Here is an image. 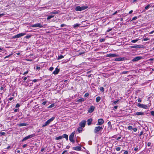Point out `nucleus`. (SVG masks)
I'll list each match as a JSON object with an SVG mask.
<instances>
[{"label": "nucleus", "instance_id": "nucleus-50", "mask_svg": "<svg viewBox=\"0 0 154 154\" xmlns=\"http://www.w3.org/2000/svg\"><path fill=\"white\" fill-rule=\"evenodd\" d=\"M54 69V68L52 67H50V68H49V70L50 71H52Z\"/></svg>", "mask_w": 154, "mask_h": 154}, {"label": "nucleus", "instance_id": "nucleus-21", "mask_svg": "<svg viewBox=\"0 0 154 154\" xmlns=\"http://www.w3.org/2000/svg\"><path fill=\"white\" fill-rule=\"evenodd\" d=\"M144 113L143 112H137L135 113V115H144Z\"/></svg>", "mask_w": 154, "mask_h": 154}, {"label": "nucleus", "instance_id": "nucleus-1", "mask_svg": "<svg viewBox=\"0 0 154 154\" xmlns=\"http://www.w3.org/2000/svg\"><path fill=\"white\" fill-rule=\"evenodd\" d=\"M88 8V6H82L80 7V6H77L75 8V10L76 11H81Z\"/></svg>", "mask_w": 154, "mask_h": 154}, {"label": "nucleus", "instance_id": "nucleus-26", "mask_svg": "<svg viewBox=\"0 0 154 154\" xmlns=\"http://www.w3.org/2000/svg\"><path fill=\"white\" fill-rule=\"evenodd\" d=\"M58 13V11H52L50 13V14L51 15L52 14H57Z\"/></svg>", "mask_w": 154, "mask_h": 154}, {"label": "nucleus", "instance_id": "nucleus-27", "mask_svg": "<svg viewBox=\"0 0 154 154\" xmlns=\"http://www.w3.org/2000/svg\"><path fill=\"white\" fill-rule=\"evenodd\" d=\"M54 17V15H50L47 17V19L48 20L50 19L51 18H53Z\"/></svg>", "mask_w": 154, "mask_h": 154}, {"label": "nucleus", "instance_id": "nucleus-15", "mask_svg": "<svg viewBox=\"0 0 154 154\" xmlns=\"http://www.w3.org/2000/svg\"><path fill=\"white\" fill-rule=\"evenodd\" d=\"M72 149L74 150L80 151L81 149V148L80 146H78L73 147L72 148Z\"/></svg>", "mask_w": 154, "mask_h": 154}, {"label": "nucleus", "instance_id": "nucleus-31", "mask_svg": "<svg viewBox=\"0 0 154 154\" xmlns=\"http://www.w3.org/2000/svg\"><path fill=\"white\" fill-rule=\"evenodd\" d=\"M86 52V51L85 50L84 51L81 52L80 53H79V55H81L82 54H83L85 53Z\"/></svg>", "mask_w": 154, "mask_h": 154}, {"label": "nucleus", "instance_id": "nucleus-30", "mask_svg": "<svg viewBox=\"0 0 154 154\" xmlns=\"http://www.w3.org/2000/svg\"><path fill=\"white\" fill-rule=\"evenodd\" d=\"M54 104L53 103V104H51L49 106H48V108H51L53 107H54Z\"/></svg>", "mask_w": 154, "mask_h": 154}, {"label": "nucleus", "instance_id": "nucleus-39", "mask_svg": "<svg viewBox=\"0 0 154 154\" xmlns=\"http://www.w3.org/2000/svg\"><path fill=\"white\" fill-rule=\"evenodd\" d=\"M12 55V54H10L7 56H5V57L4 58V59H6L7 58L9 57Z\"/></svg>", "mask_w": 154, "mask_h": 154}, {"label": "nucleus", "instance_id": "nucleus-11", "mask_svg": "<svg viewBox=\"0 0 154 154\" xmlns=\"http://www.w3.org/2000/svg\"><path fill=\"white\" fill-rule=\"evenodd\" d=\"M118 55L117 54H108L106 55V57H117Z\"/></svg>", "mask_w": 154, "mask_h": 154}, {"label": "nucleus", "instance_id": "nucleus-7", "mask_svg": "<svg viewBox=\"0 0 154 154\" xmlns=\"http://www.w3.org/2000/svg\"><path fill=\"white\" fill-rule=\"evenodd\" d=\"M26 34V33H20L17 34L13 37V38H15L20 37L21 36H23Z\"/></svg>", "mask_w": 154, "mask_h": 154}, {"label": "nucleus", "instance_id": "nucleus-25", "mask_svg": "<svg viewBox=\"0 0 154 154\" xmlns=\"http://www.w3.org/2000/svg\"><path fill=\"white\" fill-rule=\"evenodd\" d=\"M84 100H85L84 99L82 98H81V99H80L78 100H77V102H78L79 103H80V102H83Z\"/></svg>", "mask_w": 154, "mask_h": 154}, {"label": "nucleus", "instance_id": "nucleus-53", "mask_svg": "<svg viewBox=\"0 0 154 154\" xmlns=\"http://www.w3.org/2000/svg\"><path fill=\"white\" fill-rule=\"evenodd\" d=\"M28 70L26 71L23 74V75H24L26 74H27L28 73Z\"/></svg>", "mask_w": 154, "mask_h": 154}, {"label": "nucleus", "instance_id": "nucleus-14", "mask_svg": "<svg viewBox=\"0 0 154 154\" xmlns=\"http://www.w3.org/2000/svg\"><path fill=\"white\" fill-rule=\"evenodd\" d=\"M142 45H134L130 46V48H142Z\"/></svg>", "mask_w": 154, "mask_h": 154}, {"label": "nucleus", "instance_id": "nucleus-52", "mask_svg": "<svg viewBox=\"0 0 154 154\" xmlns=\"http://www.w3.org/2000/svg\"><path fill=\"white\" fill-rule=\"evenodd\" d=\"M38 80V79H34L32 81L34 82H37Z\"/></svg>", "mask_w": 154, "mask_h": 154}, {"label": "nucleus", "instance_id": "nucleus-13", "mask_svg": "<svg viewBox=\"0 0 154 154\" xmlns=\"http://www.w3.org/2000/svg\"><path fill=\"white\" fill-rule=\"evenodd\" d=\"M86 121L85 120H83L79 124V125L81 127L84 128L85 127Z\"/></svg>", "mask_w": 154, "mask_h": 154}, {"label": "nucleus", "instance_id": "nucleus-43", "mask_svg": "<svg viewBox=\"0 0 154 154\" xmlns=\"http://www.w3.org/2000/svg\"><path fill=\"white\" fill-rule=\"evenodd\" d=\"M100 90L101 91H104V88L102 87H100Z\"/></svg>", "mask_w": 154, "mask_h": 154}, {"label": "nucleus", "instance_id": "nucleus-22", "mask_svg": "<svg viewBox=\"0 0 154 154\" xmlns=\"http://www.w3.org/2000/svg\"><path fill=\"white\" fill-rule=\"evenodd\" d=\"M28 125L27 124L24 123H21L19 124L18 125L19 127H22L23 126H26Z\"/></svg>", "mask_w": 154, "mask_h": 154}, {"label": "nucleus", "instance_id": "nucleus-63", "mask_svg": "<svg viewBox=\"0 0 154 154\" xmlns=\"http://www.w3.org/2000/svg\"><path fill=\"white\" fill-rule=\"evenodd\" d=\"M27 79V77H24L23 79V81H25Z\"/></svg>", "mask_w": 154, "mask_h": 154}, {"label": "nucleus", "instance_id": "nucleus-8", "mask_svg": "<svg viewBox=\"0 0 154 154\" xmlns=\"http://www.w3.org/2000/svg\"><path fill=\"white\" fill-rule=\"evenodd\" d=\"M142 57L141 56H137L134 58L132 61L133 62H136L137 61L142 59Z\"/></svg>", "mask_w": 154, "mask_h": 154}, {"label": "nucleus", "instance_id": "nucleus-16", "mask_svg": "<svg viewBox=\"0 0 154 154\" xmlns=\"http://www.w3.org/2000/svg\"><path fill=\"white\" fill-rule=\"evenodd\" d=\"M93 119L92 118H90L87 121V122H88L87 124L88 125H90L91 124V123L92 122Z\"/></svg>", "mask_w": 154, "mask_h": 154}, {"label": "nucleus", "instance_id": "nucleus-12", "mask_svg": "<svg viewBox=\"0 0 154 154\" xmlns=\"http://www.w3.org/2000/svg\"><path fill=\"white\" fill-rule=\"evenodd\" d=\"M95 109V107L93 106H91L90 107L89 109L88 110V112L89 113H91Z\"/></svg>", "mask_w": 154, "mask_h": 154}, {"label": "nucleus", "instance_id": "nucleus-57", "mask_svg": "<svg viewBox=\"0 0 154 154\" xmlns=\"http://www.w3.org/2000/svg\"><path fill=\"white\" fill-rule=\"evenodd\" d=\"M66 26V25L65 24H62L61 25L60 27H64V26Z\"/></svg>", "mask_w": 154, "mask_h": 154}, {"label": "nucleus", "instance_id": "nucleus-19", "mask_svg": "<svg viewBox=\"0 0 154 154\" xmlns=\"http://www.w3.org/2000/svg\"><path fill=\"white\" fill-rule=\"evenodd\" d=\"M151 4H149L147 5L145 7V10H147L149 9L150 7L151 6Z\"/></svg>", "mask_w": 154, "mask_h": 154}, {"label": "nucleus", "instance_id": "nucleus-60", "mask_svg": "<svg viewBox=\"0 0 154 154\" xmlns=\"http://www.w3.org/2000/svg\"><path fill=\"white\" fill-rule=\"evenodd\" d=\"M151 143L150 142H148L147 143V146H150L151 145Z\"/></svg>", "mask_w": 154, "mask_h": 154}, {"label": "nucleus", "instance_id": "nucleus-29", "mask_svg": "<svg viewBox=\"0 0 154 154\" xmlns=\"http://www.w3.org/2000/svg\"><path fill=\"white\" fill-rule=\"evenodd\" d=\"M63 57H64V56H63L62 55H60V56H58V59L60 60V59H61L63 58Z\"/></svg>", "mask_w": 154, "mask_h": 154}, {"label": "nucleus", "instance_id": "nucleus-2", "mask_svg": "<svg viewBox=\"0 0 154 154\" xmlns=\"http://www.w3.org/2000/svg\"><path fill=\"white\" fill-rule=\"evenodd\" d=\"M54 119L55 117H52L51 118L49 119L44 124L42 125V127H44L48 125L51 122H52L54 120Z\"/></svg>", "mask_w": 154, "mask_h": 154}, {"label": "nucleus", "instance_id": "nucleus-64", "mask_svg": "<svg viewBox=\"0 0 154 154\" xmlns=\"http://www.w3.org/2000/svg\"><path fill=\"white\" fill-rule=\"evenodd\" d=\"M141 101V100L140 98H139L138 100V102H140Z\"/></svg>", "mask_w": 154, "mask_h": 154}, {"label": "nucleus", "instance_id": "nucleus-38", "mask_svg": "<svg viewBox=\"0 0 154 154\" xmlns=\"http://www.w3.org/2000/svg\"><path fill=\"white\" fill-rule=\"evenodd\" d=\"M128 128L129 130H131L133 129V127L132 126H129L128 127Z\"/></svg>", "mask_w": 154, "mask_h": 154}, {"label": "nucleus", "instance_id": "nucleus-51", "mask_svg": "<svg viewBox=\"0 0 154 154\" xmlns=\"http://www.w3.org/2000/svg\"><path fill=\"white\" fill-rule=\"evenodd\" d=\"M112 28H111V29H108L106 31L107 32H110V31H111L112 30Z\"/></svg>", "mask_w": 154, "mask_h": 154}, {"label": "nucleus", "instance_id": "nucleus-9", "mask_svg": "<svg viewBox=\"0 0 154 154\" xmlns=\"http://www.w3.org/2000/svg\"><path fill=\"white\" fill-rule=\"evenodd\" d=\"M104 122L103 120L102 119H99L98 120L97 123V125H102Z\"/></svg>", "mask_w": 154, "mask_h": 154}, {"label": "nucleus", "instance_id": "nucleus-3", "mask_svg": "<svg viewBox=\"0 0 154 154\" xmlns=\"http://www.w3.org/2000/svg\"><path fill=\"white\" fill-rule=\"evenodd\" d=\"M103 129V127L102 126H97L96 127L94 130V132L95 134L98 133L99 131H101Z\"/></svg>", "mask_w": 154, "mask_h": 154}, {"label": "nucleus", "instance_id": "nucleus-4", "mask_svg": "<svg viewBox=\"0 0 154 154\" xmlns=\"http://www.w3.org/2000/svg\"><path fill=\"white\" fill-rule=\"evenodd\" d=\"M75 134V131L72 132L69 135V139L71 142L74 143H75V140L73 139L74 135Z\"/></svg>", "mask_w": 154, "mask_h": 154}, {"label": "nucleus", "instance_id": "nucleus-44", "mask_svg": "<svg viewBox=\"0 0 154 154\" xmlns=\"http://www.w3.org/2000/svg\"><path fill=\"white\" fill-rule=\"evenodd\" d=\"M128 73V72L127 71H124L122 72V74H126Z\"/></svg>", "mask_w": 154, "mask_h": 154}, {"label": "nucleus", "instance_id": "nucleus-17", "mask_svg": "<svg viewBox=\"0 0 154 154\" xmlns=\"http://www.w3.org/2000/svg\"><path fill=\"white\" fill-rule=\"evenodd\" d=\"M60 70L57 68H56L55 70L53 72V74L55 75L57 74L59 72Z\"/></svg>", "mask_w": 154, "mask_h": 154}, {"label": "nucleus", "instance_id": "nucleus-48", "mask_svg": "<svg viewBox=\"0 0 154 154\" xmlns=\"http://www.w3.org/2000/svg\"><path fill=\"white\" fill-rule=\"evenodd\" d=\"M133 130L134 132H136L137 131V129L136 128H133Z\"/></svg>", "mask_w": 154, "mask_h": 154}, {"label": "nucleus", "instance_id": "nucleus-34", "mask_svg": "<svg viewBox=\"0 0 154 154\" xmlns=\"http://www.w3.org/2000/svg\"><path fill=\"white\" fill-rule=\"evenodd\" d=\"M67 152V150H64L62 154H68Z\"/></svg>", "mask_w": 154, "mask_h": 154}, {"label": "nucleus", "instance_id": "nucleus-59", "mask_svg": "<svg viewBox=\"0 0 154 154\" xmlns=\"http://www.w3.org/2000/svg\"><path fill=\"white\" fill-rule=\"evenodd\" d=\"M128 154V152L127 151V150H126L125 151V152H124V154Z\"/></svg>", "mask_w": 154, "mask_h": 154}, {"label": "nucleus", "instance_id": "nucleus-46", "mask_svg": "<svg viewBox=\"0 0 154 154\" xmlns=\"http://www.w3.org/2000/svg\"><path fill=\"white\" fill-rule=\"evenodd\" d=\"M119 11V10L116 11L112 15H114L116 14Z\"/></svg>", "mask_w": 154, "mask_h": 154}, {"label": "nucleus", "instance_id": "nucleus-24", "mask_svg": "<svg viewBox=\"0 0 154 154\" xmlns=\"http://www.w3.org/2000/svg\"><path fill=\"white\" fill-rule=\"evenodd\" d=\"M101 99V97H100L98 96L96 97V102L97 103L99 102Z\"/></svg>", "mask_w": 154, "mask_h": 154}, {"label": "nucleus", "instance_id": "nucleus-49", "mask_svg": "<svg viewBox=\"0 0 154 154\" xmlns=\"http://www.w3.org/2000/svg\"><path fill=\"white\" fill-rule=\"evenodd\" d=\"M144 41H146L149 40V39L147 38H145L143 39Z\"/></svg>", "mask_w": 154, "mask_h": 154}, {"label": "nucleus", "instance_id": "nucleus-55", "mask_svg": "<svg viewBox=\"0 0 154 154\" xmlns=\"http://www.w3.org/2000/svg\"><path fill=\"white\" fill-rule=\"evenodd\" d=\"M40 67H39V66H36V70H39L40 69Z\"/></svg>", "mask_w": 154, "mask_h": 154}, {"label": "nucleus", "instance_id": "nucleus-20", "mask_svg": "<svg viewBox=\"0 0 154 154\" xmlns=\"http://www.w3.org/2000/svg\"><path fill=\"white\" fill-rule=\"evenodd\" d=\"M62 138H65L66 140H68V135L65 134H63V135H62Z\"/></svg>", "mask_w": 154, "mask_h": 154}, {"label": "nucleus", "instance_id": "nucleus-5", "mask_svg": "<svg viewBox=\"0 0 154 154\" xmlns=\"http://www.w3.org/2000/svg\"><path fill=\"white\" fill-rule=\"evenodd\" d=\"M35 135L34 134H32L30 135H29L28 136H27L26 137H24L23 139L22 140V142L24 141L29 139V138H31L32 137H33L35 136Z\"/></svg>", "mask_w": 154, "mask_h": 154}, {"label": "nucleus", "instance_id": "nucleus-18", "mask_svg": "<svg viewBox=\"0 0 154 154\" xmlns=\"http://www.w3.org/2000/svg\"><path fill=\"white\" fill-rule=\"evenodd\" d=\"M124 57H118V58H116L115 59V60L117 61H122L124 60Z\"/></svg>", "mask_w": 154, "mask_h": 154}, {"label": "nucleus", "instance_id": "nucleus-37", "mask_svg": "<svg viewBox=\"0 0 154 154\" xmlns=\"http://www.w3.org/2000/svg\"><path fill=\"white\" fill-rule=\"evenodd\" d=\"M79 24L77 23L75 24H74L73 26L74 27H77L79 26Z\"/></svg>", "mask_w": 154, "mask_h": 154}, {"label": "nucleus", "instance_id": "nucleus-42", "mask_svg": "<svg viewBox=\"0 0 154 154\" xmlns=\"http://www.w3.org/2000/svg\"><path fill=\"white\" fill-rule=\"evenodd\" d=\"M89 94L88 93H86L85 94L84 96L85 97H88L89 96Z\"/></svg>", "mask_w": 154, "mask_h": 154}, {"label": "nucleus", "instance_id": "nucleus-33", "mask_svg": "<svg viewBox=\"0 0 154 154\" xmlns=\"http://www.w3.org/2000/svg\"><path fill=\"white\" fill-rule=\"evenodd\" d=\"M31 37V35H28L25 37V38L26 39H28L30 38Z\"/></svg>", "mask_w": 154, "mask_h": 154}, {"label": "nucleus", "instance_id": "nucleus-41", "mask_svg": "<svg viewBox=\"0 0 154 154\" xmlns=\"http://www.w3.org/2000/svg\"><path fill=\"white\" fill-rule=\"evenodd\" d=\"M150 113H151V115H152V116H154V111H151Z\"/></svg>", "mask_w": 154, "mask_h": 154}, {"label": "nucleus", "instance_id": "nucleus-45", "mask_svg": "<svg viewBox=\"0 0 154 154\" xmlns=\"http://www.w3.org/2000/svg\"><path fill=\"white\" fill-rule=\"evenodd\" d=\"M20 106V105L19 104L17 103L16 104L15 107L16 108H18V107H19Z\"/></svg>", "mask_w": 154, "mask_h": 154}, {"label": "nucleus", "instance_id": "nucleus-62", "mask_svg": "<svg viewBox=\"0 0 154 154\" xmlns=\"http://www.w3.org/2000/svg\"><path fill=\"white\" fill-rule=\"evenodd\" d=\"M27 146V144H25L23 145L22 146H23V148H25Z\"/></svg>", "mask_w": 154, "mask_h": 154}, {"label": "nucleus", "instance_id": "nucleus-6", "mask_svg": "<svg viewBox=\"0 0 154 154\" xmlns=\"http://www.w3.org/2000/svg\"><path fill=\"white\" fill-rule=\"evenodd\" d=\"M137 106L140 108H143L145 109H147L149 107V106L147 105L141 104L140 103H138Z\"/></svg>", "mask_w": 154, "mask_h": 154}, {"label": "nucleus", "instance_id": "nucleus-61", "mask_svg": "<svg viewBox=\"0 0 154 154\" xmlns=\"http://www.w3.org/2000/svg\"><path fill=\"white\" fill-rule=\"evenodd\" d=\"M118 108V106H114V110H115L116 109Z\"/></svg>", "mask_w": 154, "mask_h": 154}, {"label": "nucleus", "instance_id": "nucleus-58", "mask_svg": "<svg viewBox=\"0 0 154 154\" xmlns=\"http://www.w3.org/2000/svg\"><path fill=\"white\" fill-rule=\"evenodd\" d=\"M47 102L46 101H45L42 103V104L44 105H45Z\"/></svg>", "mask_w": 154, "mask_h": 154}, {"label": "nucleus", "instance_id": "nucleus-28", "mask_svg": "<svg viewBox=\"0 0 154 154\" xmlns=\"http://www.w3.org/2000/svg\"><path fill=\"white\" fill-rule=\"evenodd\" d=\"M62 136H60L59 137H56L55 138V139L56 140H60V139H62Z\"/></svg>", "mask_w": 154, "mask_h": 154}, {"label": "nucleus", "instance_id": "nucleus-40", "mask_svg": "<svg viewBox=\"0 0 154 154\" xmlns=\"http://www.w3.org/2000/svg\"><path fill=\"white\" fill-rule=\"evenodd\" d=\"M104 38H102L100 39V42H103L105 41Z\"/></svg>", "mask_w": 154, "mask_h": 154}, {"label": "nucleus", "instance_id": "nucleus-35", "mask_svg": "<svg viewBox=\"0 0 154 154\" xmlns=\"http://www.w3.org/2000/svg\"><path fill=\"white\" fill-rule=\"evenodd\" d=\"M1 136H5V132H0Z\"/></svg>", "mask_w": 154, "mask_h": 154}, {"label": "nucleus", "instance_id": "nucleus-56", "mask_svg": "<svg viewBox=\"0 0 154 154\" xmlns=\"http://www.w3.org/2000/svg\"><path fill=\"white\" fill-rule=\"evenodd\" d=\"M119 101V100H116V101H114L113 102V104H115L117 102H118Z\"/></svg>", "mask_w": 154, "mask_h": 154}, {"label": "nucleus", "instance_id": "nucleus-23", "mask_svg": "<svg viewBox=\"0 0 154 154\" xmlns=\"http://www.w3.org/2000/svg\"><path fill=\"white\" fill-rule=\"evenodd\" d=\"M82 127H79L77 129L79 133L81 132L82 131Z\"/></svg>", "mask_w": 154, "mask_h": 154}, {"label": "nucleus", "instance_id": "nucleus-36", "mask_svg": "<svg viewBox=\"0 0 154 154\" xmlns=\"http://www.w3.org/2000/svg\"><path fill=\"white\" fill-rule=\"evenodd\" d=\"M116 150L117 151H120L121 149V147H117L116 148Z\"/></svg>", "mask_w": 154, "mask_h": 154}, {"label": "nucleus", "instance_id": "nucleus-32", "mask_svg": "<svg viewBox=\"0 0 154 154\" xmlns=\"http://www.w3.org/2000/svg\"><path fill=\"white\" fill-rule=\"evenodd\" d=\"M138 40V39H135V40H133L131 41V42L132 43H134L136 42H137V41Z\"/></svg>", "mask_w": 154, "mask_h": 154}, {"label": "nucleus", "instance_id": "nucleus-47", "mask_svg": "<svg viewBox=\"0 0 154 154\" xmlns=\"http://www.w3.org/2000/svg\"><path fill=\"white\" fill-rule=\"evenodd\" d=\"M107 124L109 126H110L111 127H112V125H111V123L110 121L108 122Z\"/></svg>", "mask_w": 154, "mask_h": 154}, {"label": "nucleus", "instance_id": "nucleus-54", "mask_svg": "<svg viewBox=\"0 0 154 154\" xmlns=\"http://www.w3.org/2000/svg\"><path fill=\"white\" fill-rule=\"evenodd\" d=\"M137 19V17H134L132 19V20H135Z\"/></svg>", "mask_w": 154, "mask_h": 154}, {"label": "nucleus", "instance_id": "nucleus-10", "mask_svg": "<svg viewBox=\"0 0 154 154\" xmlns=\"http://www.w3.org/2000/svg\"><path fill=\"white\" fill-rule=\"evenodd\" d=\"M31 26L32 27H39L40 28H42L43 27V26L40 23H38L36 24H33Z\"/></svg>", "mask_w": 154, "mask_h": 154}]
</instances>
